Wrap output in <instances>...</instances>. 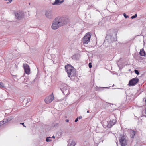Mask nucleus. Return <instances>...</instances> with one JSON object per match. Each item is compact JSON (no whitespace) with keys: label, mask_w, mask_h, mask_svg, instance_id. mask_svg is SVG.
Returning <instances> with one entry per match:
<instances>
[{"label":"nucleus","mask_w":146,"mask_h":146,"mask_svg":"<svg viewBox=\"0 0 146 146\" xmlns=\"http://www.w3.org/2000/svg\"><path fill=\"white\" fill-rule=\"evenodd\" d=\"M58 123H56L55 124L54 126H56H56H58Z\"/></svg>","instance_id":"obj_24"},{"label":"nucleus","mask_w":146,"mask_h":146,"mask_svg":"<svg viewBox=\"0 0 146 146\" xmlns=\"http://www.w3.org/2000/svg\"><path fill=\"white\" fill-rule=\"evenodd\" d=\"M87 112H88H88H89V111H87Z\"/></svg>","instance_id":"obj_32"},{"label":"nucleus","mask_w":146,"mask_h":146,"mask_svg":"<svg viewBox=\"0 0 146 146\" xmlns=\"http://www.w3.org/2000/svg\"><path fill=\"white\" fill-rule=\"evenodd\" d=\"M139 81L138 78H134L129 81L128 85L129 86H133L138 82Z\"/></svg>","instance_id":"obj_5"},{"label":"nucleus","mask_w":146,"mask_h":146,"mask_svg":"<svg viewBox=\"0 0 146 146\" xmlns=\"http://www.w3.org/2000/svg\"><path fill=\"white\" fill-rule=\"evenodd\" d=\"M110 125L111 127L113 125L116 123L117 121L116 119H108Z\"/></svg>","instance_id":"obj_9"},{"label":"nucleus","mask_w":146,"mask_h":146,"mask_svg":"<svg viewBox=\"0 0 146 146\" xmlns=\"http://www.w3.org/2000/svg\"><path fill=\"white\" fill-rule=\"evenodd\" d=\"M52 138H55V137L54 135H53L52 136Z\"/></svg>","instance_id":"obj_29"},{"label":"nucleus","mask_w":146,"mask_h":146,"mask_svg":"<svg viewBox=\"0 0 146 146\" xmlns=\"http://www.w3.org/2000/svg\"><path fill=\"white\" fill-rule=\"evenodd\" d=\"M4 84L2 82H0V88H4Z\"/></svg>","instance_id":"obj_18"},{"label":"nucleus","mask_w":146,"mask_h":146,"mask_svg":"<svg viewBox=\"0 0 146 146\" xmlns=\"http://www.w3.org/2000/svg\"><path fill=\"white\" fill-rule=\"evenodd\" d=\"M8 1H9V2H7V3H11L12 1V0H8Z\"/></svg>","instance_id":"obj_23"},{"label":"nucleus","mask_w":146,"mask_h":146,"mask_svg":"<svg viewBox=\"0 0 146 146\" xmlns=\"http://www.w3.org/2000/svg\"><path fill=\"white\" fill-rule=\"evenodd\" d=\"M68 143H70L69 146H75L76 144L73 141H71L70 143V142L69 143L68 142Z\"/></svg>","instance_id":"obj_15"},{"label":"nucleus","mask_w":146,"mask_h":146,"mask_svg":"<svg viewBox=\"0 0 146 146\" xmlns=\"http://www.w3.org/2000/svg\"><path fill=\"white\" fill-rule=\"evenodd\" d=\"M54 96L53 94L49 95L46 97L44 99L45 103L48 104L54 100Z\"/></svg>","instance_id":"obj_4"},{"label":"nucleus","mask_w":146,"mask_h":146,"mask_svg":"<svg viewBox=\"0 0 146 146\" xmlns=\"http://www.w3.org/2000/svg\"><path fill=\"white\" fill-rule=\"evenodd\" d=\"M82 118V116H80L79 117H77L76 119H81Z\"/></svg>","instance_id":"obj_26"},{"label":"nucleus","mask_w":146,"mask_h":146,"mask_svg":"<svg viewBox=\"0 0 146 146\" xmlns=\"http://www.w3.org/2000/svg\"><path fill=\"white\" fill-rule=\"evenodd\" d=\"M137 17V14H135L134 15L132 16L131 17L132 19H133Z\"/></svg>","instance_id":"obj_19"},{"label":"nucleus","mask_w":146,"mask_h":146,"mask_svg":"<svg viewBox=\"0 0 146 146\" xmlns=\"http://www.w3.org/2000/svg\"><path fill=\"white\" fill-rule=\"evenodd\" d=\"M50 138H51V137H47L46 138V141L47 142L51 141H52L51 139H49Z\"/></svg>","instance_id":"obj_17"},{"label":"nucleus","mask_w":146,"mask_h":146,"mask_svg":"<svg viewBox=\"0 0 146 146\" xmlns=\"http://www.w3.org/2000/svg\"><path fill=\"white\" fill-rule=\"evenodd\" d=\"M69 121V120L68 119H66V121L67 122H68Z\"/></svg>","instance_id":"obj_28"},{"label":"nucleus","mask_w":146,"mask_h":146,"mask_svg":"<svg viewBox=\"0 0 146 146\" xmlns=\"http://www.w3.org/2000/svg\"><path fill=\"white\" fill-rule=\"evenodd\" d=\"M10 121V120H9L8 119H3V121H0V126L5 123H7Z\"/></svg>","instance_id":"obj_11"},{"label":"nucleus","mask_w":146,"mask_h":146,"mask_svg":"<svg viewBox=\"0 0 146 146\" xmlns=\"http://www.w3.org/2000/svg\"><path fill=\"white\" fill-rule=\"evenodd\" d=\"M20 124H21V125H23V126H24V127H26V126H25V125H24V123H20Z\"/></svg>","instance_id":"obj_25"},{"label":"nucleus","mask_w":146,"mask_h":146,"mask_svg":"<svg viewBox=\"0 0 146 146\" xmlns=\"http://www.w3.org/2000/svg\"><path fill=\"white\" fill-rule=\"evenodd\" d=\"M117 146H118L117 144Z\"/></svg>","instance_id":"obj_33"},{"label":"nucleus","mask_w":146,"mask_h":146,"mask_svg":"<svg viewBox=\"0 0 146 146\" xmlns=\"http://www.w3.org/2000/svg\"><path fill=\"white\" fill-rule=\"evenodd\" d=\"M139 54L142 56H145L146 53L145 52L144 50L143 49H142L140 50L139 52Z\"/></svg>","instance_id":"obj_13"},{"label":"nucleus","mask_w":146,"mask_h":146,"mask_svg":"<svg viewBox=\"0 0 146 146\" xmlns=\"http://www.w3.org/2000/svg\"><path fill=\"white\" fill-rule=\"evenodd\" d=\"M135 135V132L134 130H132L131 131L130 136L132 138H134V136Z\"/></svg>","instance_id":"obj_14"},{"label":"nucleus","mask_w":146,"mask_h":146,"mask_svg":"<svg viewBox=\"0 0 146 146\" xmlns=\"http://www.w3.org/2000/svg\"><path fill=\"white\" fill-rule=\"evenodd\" d=\"M45 15L48 17L49 18L50 17H49V16H50L51 15V13L50 12H46Z\"/></svg>","instance_id":"obj_16"},{"label":"nucleus","mask_w":146,"mask_h":146,"mask_svg":"<svg viewBox=\"0 0 146 146\" xmlns=\"http://www.w3.org/2000/svg\"><path fill=\"white\" fill-rule=\"evenodd\" d=\"M91 36L90 33H88L86 34L82 40V42L84 44H87L90 42Z\"/></svg>","instance_id":"obj_3"},{"label":"nucleus","mask_w":146,"mask_h":146,"mask_svg":"<svg viewBox=\"0 0 146 146\" xmlns=\"http://www.w3.org/2000/svg\"><path fill=\"white\" fill-rule=\"evenodd\" d=\"M123 15L126 18H127L128 17H129L128 15H126V14L125 13H124L123 14Z\"/></svg>","instance_id":"obj_22"},{"label":"nucleus","mask_w":146,"mask_h":146,"mask_svg":"<svg viewBox=\"0 0 146 146\" xmlns=\"http://www.w3.org/2000/svg\"><path fill=\"white\" fill-rule=\"evenodd\" d=\"M23 66L25 73L29 75L30 73V69L29 66L27 64H24Z\"/></svg>","instance_id":"obj_7"},{"label":"nucleus","mask_w":146,"mask_h":146,"mask_svg":"<svg viewBox=\"0 0 146 146\" xmlns=\"http://www.w3.org/2000/svg\"><path fill=\"white\" fill-rule=\"evenodd\" d=\"M108 120V121H106V120H103L102 121V125L103 127L106 128H110L111 127V126L110 125L109 123V122Z\"/></svg>","instance_id":"obj_8"},{"label":"nucleus","mask_w":146,"mask_h":146,"mask_svg":"<svg viewBox=\"0 0 146 146\" xmlns=\"http://www.w3.org/2000/svg\"><path fill=\"white\" fill-rule=\"evenodd\" d=\"M65 24V23L61 17H58L54 21L52 24V28L53 29H56Z\"/></svg>","instance_id":"obj_1"},{"label":"nucleus","mask_w":146,"mask_h":146,"mask_svg":"<svg viewBox=\"0 0 146 146\" xmlns=\"http://www.w3.org/2000/svg\"><path fill=\"white\" fill-rule=\"evenodd\" d=\"M78 119H75V122H77V121H78Z\"/></svg>","instance_id":"obj_27"},{"label":"nucleus","mask_w":146,"mask_h":146,"mask_svg":"<svg viewBox=\"0 0 146 146\" xmlns=\"http://www.w3.org/2000/svg\"><path fill=\"white\" fill-rule=\"evenodd\" d=\"M15 15L18 19H20L22 18V13L20 12L17 13H15Z\"/></svg>","instance_id":"obj_10"},{"label":"nucleus","mask_w":146,"mask_h":146,"mask_svg":"<svg viewBox=\"0 0 146 146\" xmlns=\"http://www.w3.org/2000/svg\"><path fill=\"white\" fill-rule=\"evenodd\" d=\"M4 0L5 1H7V0Z\"/></svg>","instance_id":"obj_31"},{"label":"nucleus","mask_w":146,"mask_h":146,"mask_svg":"<svg viewBox=\"0 0 146 146\" xmlns=\"http://www.w3.org/2000/svg\"><path fill=\"white\" fill-rule=\"evenodd\" d=\"M135 73L137 75H139V72L137 70H135L134 71Z\"/></svg>","instance_id":"obj_20"},{"label":"nucleus","mask_w":146,"mask_h":146,"mask_svg":"<svg viewBox=\"0 0 146 146\" xmlns=\"http://www.w3.org/2000/svg\"><path fill=\"white\" fill-rule=\"evenodd\" d=\"M89 67L90 68H91L92 67V63L90 62L89 64Z\"/></svg>","instance_id":"obj_21"},{"label":"nucleus","mask_w":146,"mask_h":146,"mask_svg":"<svg viewBox=\"0 0 146 146\" xmlns=\"http://www.w3.org/2000/svg\"><path fill=\"white\" fill-rule=\"evenodd\" d=\"M64 1H60L59 0H55V2L54 3H52L53 5H60Z\"/></svg>","instance_id":"obj_12"},{"label":"nucleus","mask_w":146,"mask_h":146,"mask_svg":"<svg viewBox=\"0 0 146 146\" xmlns=\"http://www.w3.org/2000/svg\"><path fill=\"white\" fill-rule=\"evenodd\" d=\"M66 71L67 72L68 77H72L76 76V73L74 67L70 64H67L65 66Z\"/></svg>","instance_id":"obj_2"},{"label":"nucleus","mask_w":146,"mask_h":146,"mask_svg":"<svg viewBox=\"0 0 146 146\" xmlns=\"http://www.w3.org/2000/svg\"><path fill=\"white\" fill-rule=\"evenodd\" d=\"M69 144H70V143H68V146H69Z\"/></svg>","instance_id":"obj_30"},{"label":"nucleus","mask_w":146,"mask_h":146,"mask_svg":"<svg viewBox=\"0 0 146 146\" xmlns=\"http://www.w3.org/2000/svg\"><path fill=\"white\" fill-rule=\"evenodd\" d=\"M119 141L121 146H125L127 144V140L124 136L121 137Z\"/></svg>","instance_id":"obj_6"}]
</instances>
